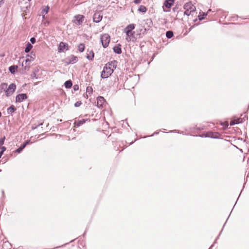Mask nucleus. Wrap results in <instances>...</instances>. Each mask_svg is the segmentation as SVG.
Masks as SVG:
<instances>
[{"mask_svg": "<svg viewBox=\"0 0 249 249\" xmlns=\"http://www.w3.org/2000/svg\"><path fill=\"white\" fill-rule=\"evenodd\" d=\"M84 17L83 15H78L75 16L72 21L77 25H81L84 20Z\"/></svg>", "mask_w": 249, "mask_h": 249, "instance_id": "39448f33", "label": "nucleus"}, {"mask_svg": "<svg viewBox=\"0 0 249 249\" xmlns=\"http://www.w3.org/2000/svg\"><path fill=\"white\" fill-rule=\"evenodd\" d=\"M3 152L2 151H0V158L1 157L2 155H3Z\"/></svg>", "mask_w": 249, "mask_h": 249, "instance_id": "c9c22d12", "label": "nucleus"}, {"mask_svg": "<svg viewBox=\"0 0 249 249\" xmlns=\"http://www.w3.org/2000/svg\"><path fill=\"white\" fill-rule=\"evenodd\" d=\"M4 3V1L3 0H0V7L1 6L2 4Z\"/></svg>", "mask_w": 249, "mask_h": 249, "instance_id": "f704fd0d", "label": "nucleus"}, {"mask_svg": "<svg viewBox=\"0 0 249 249\" xmlns=\"http://www.w3.org/2000/svg\"><path fill=\"white\" fill-rule=\"evenodd\" d=\"M105 100L103 97L99 96L97 99V105L98 107H102Z\"/></svg>", "mask_w": 249, "mask_h": 249, "instance_id": "ddd939ff", "label": "nucleus"}, {"mask_svg": "<svg viewBox=\"0 0 249 249\" xmlns=\"http://www.w3.org/2000/svg\"><path fill=\"white\" fill-rule=\"evenodd\" d=\"M81 104L82 103L81 101H78L74 104V106L75 107H79L81 105Z\"/></svg>", "mask_w": 249, "mask_h": 249, "instance_id": "c85d7f7f", "label": "nucleus"}, {"mask_svg": "<svg viewBox=\"0 0 249 249\" xmlns=\"http://www.w3.org/2000/svg\"><path fill=\"white\" fill-rule=\"evenodd\" d=\"M72 85V82L71 80L67 81L65 83V86L66 88H71Z\"/></svg>", "mask_w": 249, "mask_h": 249, "instance_id": "5701e85b", "label": "nucleus"}, {"mask_svg": "<svg viewBox=\"0 0 249 249\" xmlns=\"http://www.w3.org/2000/svg\"><path fill=\"white\" fill-rule=\"evenodd\" d=\"M18 67L17 66H12L9 68V71L11 73H14L15 71L17 70Z\"/></svg>", "mask_w": 249, "mask_h": 249, "instance_id": "412c9836", "label": "nucleus"}, {"mask_svg": "<svg viewBox=\"0 0 249 249\" xmlns=\"http://www.w3.org/2000/svg\"><path fill=\"white\" fill-rule=\"evenodd\" d=\"M69 49V45L67 43L61 42L58 48L59 52H64Z\"/></svg>", "mask_w": 249, "mask_h": 249, "instance_id": "6e6552de", "label": "nucleus"}, {"mask_svg": "<svg viewBox=\"0 0 249 249\" xmlns=\"http://www.w3.org/2000/svg\"><path fill=\"white\" fill-rule=\"evenodd\" d=\"M33 48V46L29 43H28L26 45V47L25 49V53H28Z\"/></svg>", "mask_w": 249, "mask_h": 249, "instance_id": "6ab92c4d", "label": "nucleus"}, {"mask_svg": "<svg viewBox=\"0 0 249 249\" xmlns=\"http://www.w3.org/2000/svg\"><path fill=\"white\" fill-rule=\"evenodd\" d=\"M7 85L6 83H2L0 85V88L1 89V90H5L7 89Z\"/></svg>", "mask_w": 249, "mask_h": 249, "instance_id": "a878e982", "label": "nucleus"}, {"mask_svg": "<svg viewBox=\"0 0 249 249\" xmlns=\"http://www.w3.org/2000/svg\"><path fill=\"white\" fill-rule=\"evenodd\" d=\"M16 89V86L15 84H10L8 89L5 90L6 95L7 96H9L12 94L13 92L15 91Z\"/></svg>", "mask_w": 249, "mask_h": 249, "instance_id": "0eeeda50", "label": "nucleus"}, {"mask_svg": "<svg viewBox=\"0 0 249 249\" xmlns=\"http://www.w3.org/2000/svg\"><path fill=\"white\" fill-rule=\"evenodd\" d=\"M113 72V71L111 70L110 68L105 65L101 72V77L102 78H107L111 75Z\"/></svg>", "mask_w": 249, "mask_h": 249, "instance_id": "20e7f679", "label": "nucleus"}, {"mask_svg": "<svg viewBox=\"0 0 249 249\" xmlns=\"http://www.w3.org/2000/svg\"><path fill=\"white\" fill-rule=\"evenodd\" d=\"M174 0H166L163 4V9L164 12L169 11L171 6L174 4Z\"/></svg>", "mask_w": 249, "mask_h": 249, "instance_id": "423d86ee", "label": "nucleus"}, {"mask_svg": "<svg viewBox=\"0 0 249 249\" xmlns=\"http://www.w3.org/2000/svg\"><path fill=\"white\" fill-rule=\"evenodd\" d=\"M78 59L76 56L71 55L70 57V61L71 63H74L77 62Z\"/></svg>", "mask_w": 249, "mask_h": 249, "instance_id": "aec40b11", "label": "nucleus"}, {"mask_svg": "<svg viewBox=\"0 0 249 249\" xmlns=\"http://www.w3.org/2000/svg\"><path fill=\"white\" fill-rule=\"evenodd\" d=\"M142 0H134V2L136 4L140 3L141 2Z\"/></svg>", "mask_w": 249, "mask_h": 249, "instance_id": "7c9ffc66", "label": "nucleus"}, {"mask_svg": "<svg viewBox=\"0 0 249 249\" xmlns=\"http://www.w3.org/2000/svg\"><path fill=\"white\" fill-rule=\"evenodd\" d=\"M49 9V7H46L43 10L42 13V14H47L48 12V10Z\"/></svg>", "mask_w": 249, "mask_h": 249, "instance_id": "cd10ccee", "label": "nucleus"}, {"mask_svg": "<svg viewBox=\"0 0 249 249\" xmlns=\"http://www.w3.org/2000/svg\"><path fill=\"white\" fill-rule=\"evenodd\" d=\"M16 110V108L14 106L12 105L7 109V113L8 114H12L13 112L15 111Z\"/></svg>", "mask_w": 249, "mask_h": 249, "instance_id": "dca6fc26", "label": "nucleus"}, {"mask_svg": "<svg viewBox=\"0 0 249 249\" xmlns=\"http://www.w3.org/2000/svg\"><path fill=\"white\" fill-rule=\"evenodd\" d=\"M242 122V119L241 118H239L238 119L232 120L231 122V125H234L235 124H239Z\"/></svg>", "mask_w": 249, "mask_h": 249, "instance_id": "a211bd4d", "label": "nucleus"}, {"mask_svg": "<svg viewBox=\"0 0 249 249\" xmlns=\"http://www.w3.org/2000/svg\"><path fill=\"white\" fill-rule=\"evenodd\" d=\"M173 32L171 31H168L166 33V37L168 38H171L173 36Z\"/></svg>", "mask_w": 249, "mask_h": 249, "instance_id": "393cba45", "label": "nucleus"}, {"mask_svg": "<svg viewBox=\"0 0 249 249\" xmlns=\"http://www.w3.org/2000/svg\"><path fill=\"white\" fill-rule=\"evenodd\" d=\"M94 53L92 51V50H90L89 51H88V53H87V56H86L87 59H88L89 60H92L94 58Z\"/></svg>", "mask_w": 249, "mask_h": 249, "instance_id": "4468645a", "label": "nucleus"}, {"mask_svg": "<svg viewBox=\"0 0 249 249\" xmlns=\"http://www.w3.org/2000/svg\"><path fill=\"white\" fill-rule=\"evenodd\" d=\"M28 143V142H26L21 147H23V149L24 148V147L26 146V145Z\"/></svg>", "mask_w": 249, "mask_h": 249, "instance_id": "72a5a7b5", "label": "nucleus"}, {"mask_svg": "<svg viewBox=\"0 0 249 249\" xmlns=\"http://www.w3.org/2000/svg\"><path fill=\"white\" fill-rule=\"evenodd\" d=\"M86 122V120L82 119L74 123V126H79L81 125L84 124Z\"/></svg>", "mask_w": 249, "mask_h": 249, "instance_id": "f3484780", "label": "nucleus"}, {"mask_svg": "<svg viewBox=\"0 0 249 249\" xmlns=\"http://www.w3.org/2000/svg\"><path fill=\"white\" fill-rule=\"evenodd\" d=\"M102 17L103 16L101 12H96L93 15V21L96 23H98L102 20Z\"/></svg>", "mask_w": 249, "mask_h": 249, "instance_id": "1a4fd4ad", "label": "nucleus"}, {"mask_svg": "<svg viewBox=\"0 0 249 249\" xmlns=\"http://www.w3.org/2000/svg\"><path fill=\"white\" fill-rule=\"evenodd\" d=\"M1 116V112H0V117Z\"/></svg>", "mask_w": 249, "mask_h": 249, "instance_id": "e433bc0d", "label": "nucleus"}, {"mask_svg": "<svg viewBox=\"0 0 249 249\" xmlns=\"http://www.w3.org/2000/svg\"><path fill=\"white\" fill-rule=\"evenodd\" d=\"M5 139V137H3L1 139H0V146L2 145L4 142V141Z\"/></svg>", "mask_w": 249, "mask_h": 249, "instance_id": "bb28decb", "label": "nucleus"}, {"mask_svg": "<svg viewBox=\"0 0 249 249\" xmlns=\"http://www.w3.org/2000/svg\"><path fill=\"white\" fill-rule=\"evenodd\" d=\"M23 147H20L19 148H18L17 150V151L18 153H19L21 151H22L23 150Z\"/></svg>", "mask_w": 249, "mask_h": 249, "instance_id": "2f4dec72", "label": "nucleus"}, {"mask_svg": "<svg viewBox=\"0 0 249 249\" xmlns=\"http://www.w3.org/2000/svg\"><path fill=\"white\" fill-rule=\"evenodd\" d=\"M27 98V96L26 94L22 93L18 95L16 97V102L20 103L24 100Z\"/></svg>", "mask_w": 249, "mask_h": 249, "instance_id": "9b49d317", "label": "nucleus"}, {"mask_svg": "<svg viewBox=\"0 0 249 249\" xmlns=\"http://www.w3.org/2000/svg\"><path fill=\"white\" fill-rule=\"evenodd\" d=\"M117 62L115 60H114L108 63L107 64H106V65L109 68H110L111 70H112V71H113L117 67Z\"/></svg>", "mask_w": 249, "mask_h": 249, "instance_id": "f8f14e48", "label": "nucleus"}, {"mask_svg": "<svg viewBox=\"0 0 249 249\" xmlns=\"http://www.w3.org/2000/svg\"><path fill=\"white\" fill-rule=\"evenodd\" d=\"M100 39L103 46L104 48L107 47L110 42V36L108 34H104L101 36Z\"/></svg>", "mask_w": 249, "mask_h": 249, "instance_id": "7ed1b4c3", "label": "nucleus"}, {"mask_svg": "<svg viewBox=\"0 0 249 249\" xmlns=\"http://www.w3.org/2000/svg\"><path fill=\"white\" fill-rule=\"evenodd\" d=\"M138 10L141 12L145 13L147 11V8L143 5H141L139 8Z\"/></svg>", "mask_w": 249, "mask_h": 249, "instance_id": "4be33fe9", "label": "nucleus"}, {"mask_svg": "<svg viewBox=\"0 0 249 249\" xmlns=\"http://www.w3.org/2000/svg\"><path fill=\"white\" fill-rule=\"evenodd\" d=\"M34 59V57H31V59L27 58L22 63V66L23 67H24V69L25 70H29V67L28 66V65H29V63L31 61H33Z\"/></svg>", "mask_w": 249, "mask_h": 249, "instance_id": "9d476101", "label": "nucleus"}, {"mask_svg": "<svg viewBox=\"0 0 249 249\" xmlns=\"http://www.w3.org/2000/svg\"><path fill=\"white\" fill-rule=\"evenodd\" d=\"M113 49L114 52L117 54H120L122 53V50H121L120 45L114 46L113 47Z\"/></svg>", "mask_w": 249, "mask_h": 249, "instance_id": "2eb2a0df", "label": "nucleus"}, {"mask_svg": "<svg viewBox=\"0 0 249 249\" xmlns=\"http://www.w3.org/2000/svg\"><path fill=\"white\" fill-rule=\"evenodd\" d=\"M74 90H76L78 89V86L77 85H74L73 87Z\"/></svg>", "mask_w": 249, "mask_h": 249, "instance_id": "473e14b6", "label": "nucleus"}, {"mask_svg": "<svg viewBox=\"0 0 249 249\" xmlns=\"http://www.w3.org/2000/svg\"><path fill=\"white\" fill-rule=\"evenodd\" d=\"M85 49V45L83 43L80 44L78 46V49L79 52H83Z\"/></svg>", "mask_w": 249, "mask_h": 249, "instance_id": "b1692460", "label": "nucleus"}, {"mask_svg": "<svg viewBox=\"0 0 249 249\" xmlns=\"http://www.w3.org/2000/svg\"><path fill=\"white\" fill-rule=\"evenodd\" d=\"M135 24H130L124 29V32L126 35L125 39L127 42H130L131 40V37L133 36L135 34V32L133 31V30L135 29Z\"/></svg>", "mask_w": 249, "mask_h": 249, "instance_id": "f257e3e1", "label": "nucleus"}, {"mask_svg": "<svg viewBox=\"0 0 249 249\" xmlns=\"http://www.w3.org/2000/svg\"><path fill=\"white\" fill-rule=\"evenodd\" d=\"M30 41L32 43L34 44L36 42V38L35 37H32L31 39H30Z\"/></svg>", "mask_w": 249, "mask_h": 249, "instance_id": "c756f323", "label": "nucleus"}, {"mask_svg": "<svg viewBox=\"0 0 249 249\" xmlns=\"http://www.w3.org/2000/svg\"><path fill=\"white\" fill-rule=\"evenodd\" d=\"M184 9H185L184 14L189 16L191 14L192 12L196 11V8L191 2H189L184 4Z\"/></svg>", "mask_w": 249, "mask_h": 249, "instance_id": "f03ea898", "label": "nucleus"}]
</instances>
